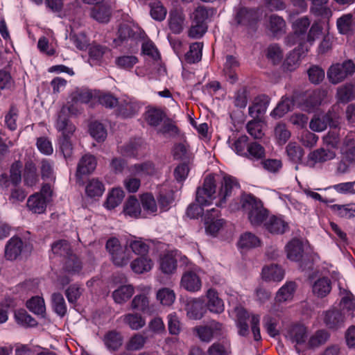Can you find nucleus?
Returning <instances> with one entry per match:
<instances>
[{
    "label": "nucleus",
    "mask_w": 355,
    "mask_h": 355,
    "mask_svg": "<svg viewBox=\"0 0 355 355\" xmlns=\"http://www.w3.org/2000/svg\"><path fill=\"white\" fill-rule=\"evenodd\" d=\"M238 187L236 180L232 176L225 175L220 180L218 175H207L202 184L196 189L197 204L189 206L187 215L191 218H196L203 214V207L211 205H215L218 207H223L232 191Z\"/></svg>",
    "instance_id": "1"
},
{
    "label": "nucleus",
    "mask_w": 355,
    "mask_h": 355,
    "mask_svg": "<svg viewBox=\"0 0 355 355\" xmlns=\"http://www.w3.org/2000/svg\"><path fill=\"white\" fill-rule=\"evenodd\" d=\"M230 316L234 320L238 334L241 336H247L249 334V326L248 320L250 318L251 331L254 339L259 341L261 339L260 334V315L259 314H250L247 310L241 306H236L229 311Z\"/></svg>",
    "instance_id": "2"
},
{
    "label": "nucleus",
    "mask_w": 355,
    "mask_h": 355,
    "mask_svg": "<svg viewBox=\"0 0 355 355\" xmlns=\"http://www.w3.org/2000/svg\"><path fill=\"white\" fill-rule=\"evenodd\" d=\"M240 203L252 226L259 227L263 225L268 218L269 211L259 198L250 193H243L241 196Z\"/></svg>",
    "instance_id": "3"
},
{
    "label": "nucleus",
    "mask_w": 355,
    "mask_h": 355,
    "mask_svg": "<svg viewBox=\"0 0 355 355\" xmlns=\"http://www.w3.org/2000/svg\"><path fill=\"white\" fill-rule=\"evenodd\" d=\"M72 112L70 107L67 108L63 107L58 114L57 121L55 122V128L60 132L61 136L59 139L60 148L64 155L67 159L69 158L72 154V144L70 141L71 136L75 132V126L69 123L67 116V112Z\"/></svg>",
    "instance_id": "4"
},
{
    "label": "nucleus",
    "mask_w": 355,
    "mask_h": 355,
    "mask_svg": "<svg viewBox=\"0 0 355 355\" xmlns=\"http://www.w3.org/2000/svg\"><path fill=\"white\" fill-rule=\"evenodd\" d=\"M52 253L65 260L64 270L69 275H77L82 268L81 262L77 257L71 252L70 244L65 240L55 242L51 246Z\"/></svg>",
    "instance_id": "5"
},
{
    "label": "nucleus",
    "mask_w": 355,
    "mask_h": 355,
    "mask_svg": "<svg viewBox=\"0 0 355 355\" xmlns=\"http://www.w3.org/2000/svg\"><path fill=\"white\" fill-rule=\"evenodd\" d=\"M341 159L337 163L336 173L345 174L349 171V164H355V135L347 134L340 146Z\"/></svg>",
    "instance_id": "6"
},
{
    "label": "nucleus",
    "mask_w": 355,
    "mask_h": 355,
    "mask_svg": "<svg viewBox=\"0 0 355 355\" xmlns=\"http://www.w3.org/2000/svg\"><path fill=\"white\" fill-rule=\"evenodd\" d=\"M106 249L115 266H126L132 258L131 252L127 245L125 246L121 245L117 238L112 237L109 239L106 243Z\"/></svg>",
    "instance_id": "7"
},
{
    "label": "nucleus",
    "mask_w": 355,
    "mask_h": 355,
    "mask_svg": "<svg viewBox=\"0 0 355 355\" xmlns=\"http://www.w3.org/2000/svg\"><path fill=\"white\" fill-rule=\"evenodd\" d=\"M52 191L51 186L44 184L41 191L31 195L27 200L28 209L34 214H43L46 208L47 203L51 198Z\"/></svg>",
    "instance_id": "8"
},
{
    "label": "nucleus",
    "mask_w": 355,
    "mask_h": 355,
    "mask_svg": "<svg viewBox=\"0 0 355 355\" xmlns=\"http://www.w3.org/2000/svg\"><path fill=\"white\" fill-rule=\"evenodd\" d=\"M355 72V64L347 60L342 64H333L327 71V78L332 84H338L344 80L348 76Z\"/></svg>",
    "instance_id": "9"
},
{
    "label": "nucleus",
    "mask_w": 355,
    "mask_h": 355,
    "mask_svg": "<svg viewBox=\"0 0 355 355\" xmlns=\"http://www.w3.org/2000/svg\"><path fill=\"white\" fill-rule=\"evenodd\" d=\"M222 330V324L213 320L207 324L195 327L193 332L202 342L209 343L214 337L220 336Z\"/></svg>",
    "instance_id": "10"
},
{
    "label": "nucleus",
    "mask_w": 355,
    "mask_h": 355,
    "mask_svg": "<svg viewBox=\"0 0 355 355\" xmlns=\"http://www.w3.org/2000/svg\"><path fill=\"white\" fill-rule=\"evenodd\" d=\"M336 153L330 149L320 148L309 153L304 164L310 168H315L318 164L334 159Z\"/></svg>",
    "instance_id": "11"
},
{
    "label": "nucleus",
    "mask_w": 355,
    "mask_h": 355,
    "mask_svg": "<svg viewBox=\"0 0 355 355\" xmlns=\"http://www.w3.org/2000/svg\"><path fill=\"white\" fill-rule=\"evenodd\" d=\"M199 270L198 267L193 266L190 270L185 271L181 278V287L191 293L200 291L202 284L198 275Z\"/></svg>",
    "instance_id": "12"
},
{
    "label": "nucleus",
    "mask_w": 355,
    "mask_h": 355,
    "mask_svg": "<svg viewBox=\"0 0 355 355\" xmlns=\"http://www.w3.org/2000/svg\"><path fill=\"white\" fill-rule=\"evenodd\" d=\"M218 215L219 211L216 208L208 210L205 214L204 223L205 232L207 234L216 236L223 228L225 221L223 219L218 218Z\"/></svg>",
    "instance_id": "13"
},
{
    "label": "nucleus",
    "mask_w": 355,
    "mask_h": 355,
    "mask_svg": "<svg viewBox=\"0 0 355 355\" xmlns=\"http://www.w3.org/2000/svg\"><path fill=\"white\" fill-rule=\"evenodd\" d=\"M339 295L341 297L340 306L341 310L349 315L354 317L355 315V297L347 288L343 286V283L338 279Z\"/></svg>",
    "instance_id": "14"
},
{
    "label": "nucleus",
    "mask_w": 355,
    "mask_h": 355,
    "mask_svg": "<svg viewBox=\"0 0 355 355\" xmlns=\"http://www.w3.org/2000/svg\"><path fill=\"white\" fill-rule=\"evenodd\" d=\"M324 96V92L320 90H314L306 92L299 103V107L302 110L308 112H313L321 103Z\"/></svg>",
    "instance_id": "15"
},
{
    "label": "nucleus",
    "mask_w": 355,
    "mask_h": 355,
    "mask_svg": "<svg viewBox=\"0 0 355 355\" xmlns=\"http://www.w3.org/2000/svg\"><path fill=\"white\" fill-rule=\"evenodd\" d=\"M180 257L178 250L167 251L160 256L159 264L161 271L166 275H171L177 269V259Z\"/></svg>",
    "instance_id": "16"
},
{
    "label": "nucleus",
    "mask_w": 355,
    "mask_h": 355,
    "mask_svg": "<svg viewBox=\"0 0 355 355\" xmlns=\"http://www.w3.org/2000/svg\"><path fill=\"white\" fill-rule=\"evenodd\" d=\"M309 48L304 47L301 44L298 47L295 48L293 51L288 54L283 63V68L285 71H293L295 70L299 66L301 58L308 52Z\"/></svg>",
    "instance_id": "17"
},
{
    "label": "nucleus",
    "mask_w": 355,
    "mask_h": 355,
    "mask_svg": "<svg viewBox=\"0 0 355 355\" xmlns=\"http://www.w3.org/2000/svg\"><path fill=\"white\" fill-rule=\"evenodd\" d=\"M204 299L202 297H190L187 300L185 309L188 318L191 320H200L204 316Z\"/></svg>",
    "instance_id": "18"
},
{
    "label": "nucleus",
    "mask_w": 355,
    "mask_h": 355,
    "mask_svg": "<svg viewBox=\"0 0 355 355\" xmlns=\"http://www.w3.org/2000/svg\"><path fill=\"white\" fill-rule=\"evenodd\" d=\"M206 309L211 313L220 314L225 310L223 300L219 297L218 293L214 288H209L205 295Z\"/></svg>",
    "instance_id": "19"
},
{
    "label": "nucleus",
    "mask_w": 355,
    "mask_h": 355,
    "mask_svg": "<svg viewBox=\"0 0 355 355\" xmlns=\"http://www.w3.org/2000/svg\"><path fill=\"white\" fill-rule=\"evenodd\" d=\"M139 108V105L135 99L123 96L119 99L118 114L123 118H130L133 116Z\"/></svg>",
    "instance_id": "20"
},
{
    "label": "nucleus",
    "mask_w": 355,
    "mask_h": 355,
    "mask_svg": "<svg viewBox=\"0 0 355 355\" xmlns=\"http://www.w3.org/2000/svg\"><path fill=\"white\" fill-rule=\"evenodd\" d=\"M263 227L272 234H282L288 230V225L282 216L268 215Z\"/></svg>",
    "instance_id": "21"
},
{
    "label": "nucleus",
    "mask_w": 355,
    "mask_h": 355,
    "mask_svg": "<svg viewBox=\"0 0 355 355\" xmlns=\"http://www.w3.org/2000/svg\"><path fill=\"white\" fill-rule=\"evenodd\" d=\"M261 278L265 282H281L285 275L284 269L277 264H270L263 267Z\"/></svg>",
    "instance_id": "22"
},
{
    "label": "nucleus",
    "mask_w": 355,
    "mask_h": 355,
    "mask_svg": "<svg viewBox=\"0 0 355 355\" xmlns=\"http://www.w3.org/2000/svg\"><path fill=\"white\" fill-rule=\"evenodd\" d=\"M128 171L132 175L141 178L152 176L157 173L155 164L150 161L131 165L128 168Z\"/></svg>",
    "instance_id": "23"
},
{
    "label": "nucleus",
    "mask_w": 355,
    "mask_h": 355,
    "mask_svg": "<svg viewBox=\"0 0 355 355\" xmlns=\"http://www.w3.org/2000/svg\"><path fill=\"white\" fill-rule=\"evenodd\" d=\"M130 266L133 272L141 275L150 272L153 268L154 261L148 255L140 256L132 261Z\"/></svg>",
    "instance_id": "24"
},
{
    "label": "nucleus",
    "mask_w": 355,
    "mask_h": 355,
    "mask_svg": "<svg viewBox=\"0 0 355 355\" xmlns=\"http://www.w3.org/2000/svg\"><path fill=\"white\" fill-rule=\"evenodd\" d=\"M310 25L308 17H303L293 23L294 33L287 37V43L291 46L300 42L301 35H304Z\"/></svg>",
    "instance_id": "25"
},
{
    "label": "nucleus",
    "mask_w": 355,
    "mask_h": 355,
    "mask_svg": "<svg viewBox=\"0 0 355 355\" xmlns=\"http://www.w3.org/2000/svg\"><path fill=\"white\" fill-rule=\"evenodd\" d=\"M123 214L132 218H143L140 200L135 196H130L123 205Z\"/></svg>",
    "instance_id": "26"
},
{
    "label": "nucleus",
    "mask_w": 355,
    "mask_h": 355,
    "mask_svg": "<svg viewBox=\"0 0 355 355\" xmlns=\"http://www.w3.org/2000/svg\"><path fill=\"white\" fill-rule=\"evenodd\" d=\"M328 124L330 127H336L338 121L333 120L330 114L315 116L310 121L309 128L314 132H322L327 128Z\"/></svg>",
    "instance_id": "27"
},
{
    "label": "nucleus",
    "mask_w": 355,
    "mask_h": 355,
    "mask_svg": "<svg viewBox=\"0 0 355 355\" xmlns=\"http://www.w3.org/2000/svg\"><path fill=\"white\" fill-rule=\"evenodd\" d=\"M287 258L291 261H300L304 254L303 243L299 239H292L285 246Z\"/></svg>",
    "instance_id": "28"
},
{
    "label": "nucleus",
    "mask_w": 355,
    "mask_h": 355,
    "mask_svg": "<svg viewBox=\"0 0 355 355\" xmlns=\"http://www.w3.org/2000/svg\"><path fill=\"white\" fill-rule=\"evenodd\" d=\"M96 166V159L93 155L86 154L80 159L78 166L76 175L80 178L83 175H88L93 172Z\"/></svg>",
    "instance_id": "29"
},
{
    "label": "nucleus",
    "mask_w": 355,
    "mask_h": 355,
    "mask_svg": "<svg viewBox=\"0 0 355 355\" xmlns=\"http://www.w3.org/2000/svg\"><path fill=\"white\" fill-rule=\"evenodd\" d=\"M237 245L239 249L247 251L259 247L261 240L254 234L246 232L240 236Z\"/></svg>",
    "instance_id": "30"
},
{
    "label": "nucleus",
    "mask_w": 355,
    "mask_h": 355,
    "mask_svg": "<svg viewBox=\"0 0 355 355\" xmlns=\"http://www.w3.org/2000/svg\"><path fill=\"white\" fill-rule=\"evenodd\" d=\"M229 147L238 155L244 157L248 149V137L246 135H241L239 137H230L227 141Z\"/></svg>",
    "instance_id": "31"
},
{
    "label": "nucleus",
    "mask_w": 355,
    "mask_h": 355,
    "mask_svg": "<svg viewBox=\"0 0 355 355\" xmlns=\"http://www.w3.org/2000/svg\"><path fill=\"white\" fill-rule=\"evenodd\" d=\"M141 205L143 218L150 215H155L157 211V205L154 196L149 193H146L139 196Z\"/></svg>",
    "instance_id": "32"
},
{
    "label": "nucleus",
    "mask_w": 355,
    "mask_h": 355,
    "mask_svg": "<svg viewBox=\"0 0 355 355\" xmlns=\"http://www.w3.org/2000/svg\"><path fill=\"white\" fill-rule=\"evenodd\" d=\"M235 20L239 25L252 26L258 20L257 12L253 10L241 8L236 13Z\"/></svg>",
    "instance_id": "33"
},
{
    "label": "nucleus",
    "mask_w": 355,
    "mask_h": 355,
    "mask_svg": "<svg viewBox=\"0 0 355 355\" xmlns=\"http://www.w3.org/2000/svg\"><path fill=\"white\" fill-rule=\"evenodd\" d=\"M23 248V242L19 237H12L7 243L5 248V256L7 259L15 260L20 255Z\"/></svg>",
    "instance_id": "34"
},
{
    "label": "nucleus",
    "mask_w": 355,
    "mask_h": 355,
    "mask_svg": "<svg viewBox=\"0 0 355 355\" xmlns=\"http://www.w3.org/2000/svg\"><path fill=\"white\" fill-rule=\"evenodd\" d=\"M313 295L318 297H324L331 290V280L327 277H320L313 282L312 286Z\"/></svg>",
    "instance_id": "35"
},
{
    "label": "nucleus",
    "mask_w": 355,
    "mask_h": 355,
    "mask_svg": "<svg viewBox=\"0 0 355 355\" xmlns=\"http://www.w3.org/2000/svg\"><path fill=\"white\" fill-rule=\"evenodd\" d=\"M46 34L50 37L51 41L46 36L40 37L37 42V49L42 53L51 56L56 53V45L54 44L55 39L52 31H49Z\"/></svg>",
    "instance_id": "36"
},
{
    "label": "nucleus",
    "mask_w": 355,
    "mask_h": 355,
    "mask_svg": "<svg viewBox=\"0 0 355 355\" xmlns=\"http://www.w3.org/2000/svg\"><path fill=\"white\" fill-rule=\"evenodd\" d=\"M103 340L109 351H116L122 345L123 338L120 332L112 330L105 334Z\"/></svg>",
    "instance_id": "37"
},
{
    "label": "nucleus",
    "mask_w": 355,
    "mask_h": 355,
    "mask_svg": "<svg viewBox=\"0 0 355 355\" xmlns=\"http://www.w3.org/2000/svg\"><path fill=\"white\" fill-rule=\"evenodd\" d=\"M345 320L344 314L339 311L333 309L327 311L324 313V322L329 328H339L344 324Z\"/></svg>",
    "instance_id": "38"
},
{
    "label": "nucleus",
    "mask_w": 355,
    "mask_h": 355,
    "mask_svg": "<svg viewBox=\"0 0 355 355\" xmlns=\"http://www.w3.org/2000/svg\"><path fill=\"white\" fill-rule=\"evenodd\" d=\"M89 63L91 65L100 64L104 57L110 56V51L109 49L100 46V45H94L90 47L89 51Z\"/></svg>",
    "instance_id": "39"
},
{
    "label": "nucleus",
    "mask_w": 355,
    "mask_h": 355,
    "mask_svg": "<svg viewBox=\"0 0 355 355\" xmlns=\"http://www.w3.org/2000/svg\"><path fill=\"white\" fill-rule=\"evenodd\" d=\"M306 336V328L302 324H295L293 326L286 335L288 339L297 345L304 343Z\"/></svg>",
    "instance_id": "40"
},
{
    "label": "nucleus",
    "mask_w": 355,
    "mask_h": 355,
    "mask_svg": "<svg viewBox=\"0 0 355 355\" xmlns=\"http://www.w3.org/2000/svg\"><path fill=\"white\" fill-rule=\"evenodd\" d=\"M127 247L139 257L147 255L149 250V245L141 238L135 237L128 240Z\"/></svg>",
    "instance_id": "41"
},
{
    "label": "nucleus",
    "mask_w": 355,
    "mask_h": 355,
    "mask_svg": "<svg viewBox=\"0 0 355 355\" xmlns=\"http://www.w3.org/2000/svg\"><path fill=\"white\" fill-rule=\"evenodd\" d=\"M125 193L121 188L112 189L107 195V200L105 202V207L107 209H113L119 206L122 202Z\"/></svg>",
    "instance_id": "42"
},
{
    "label": "nucleus",
    "mask_w": 355,
    "mask_h": 355,
    "mask_svg": "<svg viewBox=\"0 0 355 355\" xmlns=\"http://www.w3.org/2000/svg\"><path fill=\"white\" fill-rule=\"evenodd\" d=\"M296 284L294 282H286L277 291L276 300L279 302L290 301L293 299Z\"/></svg>",
    "instance_id": "43"
},
{
    "label": "nucleus",
    "mask_w": 355,
    "mask_h": 355,
    "mask_svg": "<svg viewBox=\"0 0 355 355\" xmlns=\"http://www.w3.org/2000/svg\"><path fill=\"white\" fill-rule=\"evenodd\" d=\"M134 292L135 288L132 285H123L113 292L112 297L116 303L123 304L132 296Z\"/></svg>",
    "instance_id": "44"
},
{
    "label": "nucleus",
    "mask_w": 355,
    "mask_h": 355,
    "mask_svg": "<svg viewBox=\"0 0 355 355\" xmlns=\"http://www.w3.org/2000/svg\"><path fill=\"white\" fill-rule=\"evenodd\" d=\"M184 21V17L182 12L178 10L171 11L168 19L169 28L173 33H180L183 30Z\"/></svg>",
    "instance_id": "45"
},
{
    "label": "nucleus",
    "mask_w": 355,
    "mask_h": 355,
    "mask_svg": "<svg viewBox=\"0 0 355 355\" xmlns=\"http://www.w3.org/2000/svg\"><path fill=\"white\" fill-rule=\"evenodd\" d=\"M26 307L35 315L44 317L46 306L42 297L35 296L26 302Z\"/></svg>",
    "instance_id": "46"
},
{
    "label": "nucleus",
    "mask_w": 355,
    "mask_h": 355,
    "mask_svg": "<svg viewBox=\"0 0 355 355\" xmlns=\"http://www.w3.org/2000/svg\"><path fill=\"white\" fill-rule=\"evenodd\" d=\"M123 321L132 330L141 329L146 324V320L139 313H128L123 315Z\"/></svg>",
    "instance_id": "47"
},
{
    "label": "nucleus",
    "mask_w": 355,
    "mask_h": 355,
    "mask_svg": "<svg viewBox=\"0 0 355 355\" xmlns=\"http://www.w3.org/2000/svg\"><path fill=\"white\" fill-rule=\"evenodd\" d=\"M139 60L133 55H123L115 58V65L117 68L125 71H130L137 64Z\"/></svg>",
    "instance_id": "48"
},
{
    "label": "nucleus",
    "mask_w": 355,
    "mask_h": 355,
    "mask_svg": "<svg viewBox=\"0 0 355 355\" xmlns=\"http://www.w3.org/2000/svg\"><path fill=\"white\" fill-rule=\"evenodd\" d=\"M139 36L140 31L137 27H131L130 25L123 24L119 29V38L121 41L126 40L136 41Z\"/></svg>",
    "instance_id": "49"
},
{
    "label": "nucleus",
    "mask_w": 355,
    "mask_h": 355,
    "mask_svg": "<svg viewBox=\"0 0 355 355\" xmlns=\"http://www.w3.org/2000/svg\"><path fill=\"white\" fill-rule=\"evenodd\" d=\"M104 191L105 187L103 184L98 179L90 180L85 187L86 194L91 198L101 196Z\"/></svg>",
    "instance_id": "50"
},
{
    "label": "nucleus",
    "mask_w": 355,
    "mask_h": 355,
    "mask_svg": "<svg viewBox=\"0 0 355 355\" xmlns=\"http://www.w3.org/2000/svg\"><path fill=\"white\" fill-rule=\"evenodd\" d=\"M334 129L329 130L327 135L323 137V143L325 146L332 148H340V130L336 127H333Z\"/></svg>",
    "instance_id": "51"
},
{
    "label": "nucleus",
    "mask_w": 355,
    "mask_h": 355,
    "mask_svg": "<svg viewBox=\"0 0 355 355\" xmlns=\"http://www.w3.org/2000/svg\"><path fill=\"white\" fill-rule=\"evenodd\" d=\"M268 98L266 96H260L254 101V104L249 107V113L252 116L264 113L268 105Z\"/></svg>",
    "instance_id": "52"
},
{
    "label": "nucleus",
    "mask_w": 355,
    "mask_h": 355,
    "mask_svg": "<svg viewBox=\"0 0 355 355\" xmlns=\"http://www.w3.org/2000/svg\"><path fill=\"white\" fill-rule=\"evenodd\" d=\"M328 1L329 0H311V12L315 15L329 18L331 16V11L326 6Z\"/></svg>",
    "instance_id": "53"
},
{
    "label": "nucleus",
    "mask_w": 355,
    "mask_h": 355,
    "mask_svg": "<svg viewBox=\"0 0 355 355\" xmlns=\"http://www.w3.org/2000/svg\"><path fill=\"white\" fill-rule=\"evenodd\" d=\"M293 100L288 97H283L282 101L271 112V116L275 118H281L293 107Z\"/></svg>",
    "instance_id": "54"
},
{
    "label": "nucleus",
    "mask_w": 355,
    "mask_h": 355,
    "mask_svg": "<svg viewBox=\"0 0 355 355\" xmlns=\"http://www.w3.org/2000/svg\"><path fill=\"white\" fill-rule=\"evenodd\" d=\"M268 27L273 35H277L284 33L286 23L282 17L276 15H272L269 17Z\"/></svg>",
    "instance_id": "55"
},
{
    "label": "nucleus",
    "mask_w": 355,
    "mask_h": 355,
    "mask_svg": "<svg viewBox=\"0 0 355 355\" xmlns=\"http://www.w3.org/2000/svg\"><path fill=\"white\" fill-rule=\"evenodd\" d=\"M352 19L353 16L352 14H345L337 19L336 26L339 33L347 35L352 31Z\"/></svg>",
    "instance_id": "56"
},
{
    "label": "nucleus",
    "mask_w": 355,
    "mask_h": 355,
    "mask_svg": "<svg viewBox=\"0 0 355 355\" xmlns=\"http://www.w3.org/2000/svg\"><path fill=\"white\" fill-rule=\"evenodd\" d=\"M89 134L97 142H103L107 137V130L104 125L97 121L89 125Z\"/></svg>",
    "instance_id": "57"
},
{
    "label": "nucleus",
    "mask_w": 355,
    "mask_h": 355,
    "mask_svg": "<svg viewBox=\"0 0 355 355\" xmlns=\"http://www.w3.org/2000/svg\"><path fill=\"white\" fill-rule=\"evenodd\" d=\"M239 67V62L236 58L232 55H227L224 65V73L228 77L230 83H233L236 80V76L234 72L236 68Z\"/></svg>",
    "instance_id": "58"
},
{
    "label": "nucleus",
    "mask_w": 355,
    "mask_h": 355,
    "mask_svg": "<svg viewBox=\"0 0 355 355\" xmlns=\"http://www.w3.org/2000/svg\"><path fill=\"white\" fill-rule=\"evenodd\" d=\"M156 297L163 306H171L175 300L174 291L168 288H162L158 290Z\"/></svg>",
    "instance_id": "59"
},
{
    "label": "nucleus",
    "mask_w": 355,
    "mask_h": 355,
    "mask_svg": "<svg viewBox=\"0 0 355 355\" xmlns=\"http://www.w3.org/2000/svg\"><path fill=\"white\" fill-rule=\"evenodd\" d=\"M246 153L244 157L252 160H259L265 157V149L257 142L250 143L248 146Z\"/></svg>",
    "instance_id": "60"
},
{
    "label": "nucleus",
    "mask_w": 355,
    "mask_h": 355,
    "mask_svg": "<svg viewBox=\"0 0 355 355\" xmlns=\"http://www.w3.org/2000/svg\"><path fill=\"white\" fill-rule=\"evenodd\" d=\"M203 44L201 42H194L190 45L189 51L185 55V59L189 63H195L201 60Z\"/></svg>",
    "instance_id": "61"
},
{
    "label": "nucleus",
    "mask_w": 355,
    "mask_h": 355,
    "mask_svg": "<svg viewBox=\"0 0 355 355\" xmlns=\"http://www.w3.org/2000/svg\"><path fill=\"white\" fill-rule=\"evenodd\" d=\"M331 208L340 217L346 218L355 217V203L334 205Z\"/></svg>",
    "instance_id": "62"
},
{
    "label": "nucleus",
    "mask_w": 355,
    "mask_h": 355,
    "mask_svg": "<svg viewBox=\"0 0 355 355\" xmlns=\"http://www.w3.org/2000/svg\"><path fill=\"white\" fill-rule=\"evenodd\" d=\"M265 123L261 120H254L249 121L247 124L248 132L255 139L261 138L263 135Z\"/></svg>",
    "instance_id": "63"
},
{
    "label": "nucleus",
    "mask_w": 355,
    "mask_h": 355,
    "mask_svg": "<svg viewBox=\"0 0 355 355\" xmlns=\"http://www.w3.org/2000/svg\"><path fill=\"white\" fill-rule=\"evenodd\" d=\"M354 87L352 84L340 87L337 90V98L339 102L347 103L354 98Z\"/></svg>",
    "instance_id": "64"
}]
</instances>
